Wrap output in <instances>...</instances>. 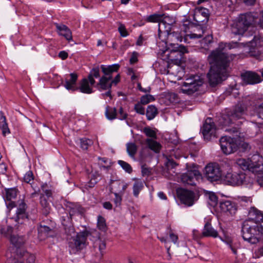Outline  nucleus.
<instances>
[{"label":"nucleus","mask_w":263,"mask_h":263,"mask_svg":"<svg viewBox=\"0 0 263 263\" xmlns=\"http://www.w3.org/2000/svg\"><path fill=\"white\" fill-rule=\"evenodd\" d=\"M232 44L236 45L237 43ZM234 47L232 43H221L209 55L208 61L211 67L208 78L210 86L214 87L228 77L229 67L233 57L226 52V48L231 49Z\"/></svg>","instance_id":"f257e3e1"},{"label":"nucleus","mask_w":263,"mask_h":263,"mask_svg":"<svg viewBox=\"0 0 263 263\" xmlns=\"http://www.w3.org/2000/svg\"><path fill=\"white\" fill-rule=\"evenodd\" d=\"M61 219L66 234L71 237L70 238L67 237V239H69V247L71 248L70 252L75 253L77 251L83 249L86 245V242L89 232L87 231L80 232L74 237L72 236L74 235L75 230L72 224L71 217L66 214L65 217L63 216Z\"/></svg>","instance_id":"f03ea898"},{"label":"nucleus","mask_w":263,"mask_h":263,"mask_svg":"<svg viewBox=\"0 0 263 263\" xmlns=\"http://www.w3.org/2000/svg\"><path fill=\"white\" fill-rule=\"evenodd\" d=\"M241 233L245 241L252 245L257 244L261 239L263 226L257 223L251 226L248 224V222L245 221L242 227Z\"/></svg>","instance_id":"7ed1b4c3"},{"label":"nucleus","mask_w":263,"mask_h":263,"mask_svg":"<svg viewBox=\"0 0 263 263\" xmlns=\"http://www.w3.org/2000/svg\"><path fill=\"white\" fill-rule=\"evenodd\" d=\"M6 203L9 210L8 216L10 217V219L14 220L16 222L14 227L18 229L19 225H23L28 220V214L26 212L27 209L26 203L24 200L20 201L15 214L12 216H11L10 210L16 206L15 202L11 200H7Z\"/></svg>","instance_id":"20e7f679"},{"label":"nucleus","mask_w":263,"mask_h":263,"mask_svg":"<svg viewBox=\"0 0 263 263\" xmlns=\"http://www.w3.org/2000/svg\"><path fill=\"white\" fill-rule=\"evenodd\" d=\"M254 21V16L251 12L241 14L237 20L231 26L232 33L241 35L239 40H242V38L247 36V34H245L246 31L253 24Z\"/></svg>","instance_id":"39448f33"},{"label":"nucleus","mask_w":263,"mask_h":263,"mask_svg":"<svg viewBox=\"0 0 263 263\" xmlns=\"http://www.w3.org/2000/svg\"><path fill=\"white\" fill-rule=\"evenodd\" d=\"M166 47L164 53L168 61L178 65L181 63L184 53L189 52L186 47L182 45H173Z\"/></svg>","instance_id":"423d86ee"},{"label":"nucleus","mask_w":263,"mask_h":263,"mask_svg":"<svg viewBox=\"0 0 263 263\" xmlns=\"http://www.w3.org/2000/svg\"><path fill=\"white\" fill-rule=\"evenodd\" d=\"M203 83V79L199 76L192 75L183 83L181 91L183 93L192 95L199 89Z\"/></svg>","instance_id":"0eeeda50"},{"label":"nucleus","mask_w":263,"mask_h":263,"mask_svg":"<svg viewBox=\"0 0 263 263\" xmlns=\"http://www.w3.org/2000/svg\"><path fill=\"white\" fill-rule=\"evenodd\" d=\"M219 141L221 150L224 154L229 155L238 151L237 136L233 137L223 136Z\"/></svg>","instance_id":"6e6552de"},{"label":"nucleus","mask_w":263,"mask_h":263,"mask_svg":"<svg viewBox=\"0 0 263 263\" xmlns=\"http://www.w3.org/2000/svg\"><path fill=\"white\" fill-rule=\"evenodd\" d=\"M194 21L195 22V24L201 30L200 31L201 32L186 35L184 37L185 42H187L188 38L191 39L201 38L206 29V23L208 22V20L206 17L201 16V14H199V12H195L194 14Z\"/></svg>","instance_id":"1a4fd4ad"},{"label":"nucleus","mask_w":263,"mask_h":263,"mask_svg":"<svg viewBox=\"0 0 263 263\" xmlns=\"http://www.w3.org/2000/svg\"><path fill=\"white\" fill-rule=\"evenodd\" d=\"M177 193L180 202L187 206H192L199 198L197 193L186 189H179Z\"/></svg>","instance_id":"9d476101"},{"label":"nucleus","mask_w":263,"mask_h":263,"mask_svg":"<svg viewBox=\"0 0 263 263\" xmlns=\"http://www.w3.org/2000/svg\"><path fill=\"white\" fill-rule=\"evenodd\" d=\"M241 44L244 47L247 46L249 48V52L251 56L258 57L260 55L261 51L259 48L263 46V40L260 35H254L252 40Z\"/></svg>","instance_id":"9b49d317"},{"label":"nucleus","mask_w":263,"mask_h":263,"mask_svg":"<svg viewBox=\"0 0 263 263\" xmlns=\"http://www.w3.org/2000/svg\"><path fill=\"white\" fill-rule=\"evenodd\" d=\"M205 177L211 182L219 180L222 175V171L219 164L216 163L208 164L205 167Z\"/></svg>","instance_id":"f8f14e48"},{"label":"nucleus","mask_w":263,"mask_h":263,"mask_svg":"<svg viewBox=\"0 0 263 263\" xmlns=\"http://www.w3.org/2000/svg\"><path fill=\"white\" fill-rule=\"evenodd\" d=\"M8 259L6 263H34L35 257L33 255L30 254L28 252L20 250L17 251L16 256L13 258L9 257L8 253H7Z\"/></svg>","instance_id":"ddd939ff"},{"label":"nucleus","mask_w":263,"mask_h":263,"mask_svg":"<svg viewBox=\"0 0 263 263\" xmlns=\"http://www.w3.org/2000/svg\"><path fill=\"white\" fill-rule=\"evenodd\" d=\"M201 174L197 170L187 171L180 175V179L182 183L190 185H196V181L200 177Z\"/></svg>","instance_id":"4468645a"},{"label":"nucleus","mask_w":263,"mask_h":263,"mask_svg":"<svg viewBox=\"0 0 263 263\" xmlns=\"http://www.w3.org/2000/svg\"><path fill=\"white\" fill-rule=\"evenodd\" d=\"M246 179V175L242 172L239 173H228L225 176V180L230 185H240Z\"/></svg>","instance_id":"2eb2a0df"},{"label":"nucleus","mask_w":263,"mask_h":263,"mask_svg":"<svg viewBox=\"0 0 263 263\" xmlns=\"http://www.w3.org/2000/svg\"><path fill=\"white\" fill-rule=\"evenodd\" d=\"M148 137L144 141L147 146L155 153H160L162 146L160 143L156 141V133H145Z\"/></svg>","instance_id":"dca6fc26"},{"label":"nucleus","mask_w":263,"mask_h":263,"mask_svg":"<svg viewBox=\"0 0 263 263\" xmlns=\"http://www.w3.org/2000/svg\"><path fill=\"white\" fill-rule=\"evenodd\" d=\"M241 78L243 81L248 84H255L261 81L259 75L252 71H247L241 74Z\"/></svg>","instance_id":"f3484780"},{"label":"nucleus","mask_w":263,"mask_h":263,"mask_svg":"<svg viewBox=\"0 0 263 263\" xmlns=\"http://www.w3.org/2000/svg\"><path fill=\"white\" fill-rule=\"evenodd\" d=\"M219 207L222 212L230 215L235 214L237 210L235 203L229 200L220 201Z\"/></svg>","instance_id":"a211bd4d"},{"label":"nucleus","mask_w":263,"mask_h":263,"mask_svg":"<svg viewBox=\"0 0 263 263\" xmlns=\"http://www.w3.org/2000/svg\"><path fill=\"white\" fill-rule=\"evenodd\" d=\"M182 36L178 32H171L166 36V39L161 42H164L166 47L173 46V45H179L178 43H173V42H181L182 41Z\"/></svg>","instance_id":"6ab92c4d"},{"label":"nucleus","mask_w":263,"mask_h":263,"mask_svg":"<svg viewBox=\"0 0 263 263\" xmlns=\"http://www.w3.org/2000/svg\"><path fill=\"white\" fill-rule=\"evenodd\" d=\"M55 26L60 35L63 36L68 41L72 40L71 31L67 26L58 23Z\"/></svg>","instance_id":"aec40b11"},{"label":"nucleus","mask_w":263,"mask_h":263,"mask_svg":"<svg viewBox=\"0 0 263 263\" xmlns=\"http://www.w3.org/2000/svg\"><path fill=\"white\" fill-rule=\"evenodd\" d=\"M40 204L42 206L43 214L45 216H47L52 210V201L49 199H47L43 194H42L40 196Z\"/></svg>","instance_id":"412c9836"},{"label":"nucleus","mask_w":263,"mask_h":263,"mask_svg":"<svg viewBox=\"0 0 263 263\" xmlns=\"http://www.w3.org/2000/svg\"><path fill=\"white\" fill-rule=\"evenodd\" d=\"M237 164L243 170H249L254 171V169L258 167V164L253 162L251 159L247 160L239 159L237 161Z\"/></svg>","instance_id":"4be33fe9"},{"label":"nucleus","mask_w":263,"mask_h":263,"mask_svg":"<svg viewBox=\"0 0 263 263\" xmlns=\"http://www.w3.org/2000/svg\"><path fill=\"white\" fill-rule=\"evenodd\" d=\"M172 27L160 22L158 25V37L162 41L166 39V36L171 32Z\"/></svg>","instance_id":"5701e85b"},{"label":"nucleus","mask_w":263,"mask_h":263,"mask_svg":"<svg viewBox=\"0 0 263 263\" xmlns=\"http://www.w3.org/2000/svg\"><path fill=\"white\" fill-rule=\"evenodd\" d=\"M38 232L39 237L41 239H44L48 237H53L54 235V232L52 229L42 224L38 228Z\"/></svg>","instance_id":"b1692460"},{"label":"nucleus","mask_w":263,"mask_h":263,"mask_svg":"<svg viewBox=\"0 0 263 263\" xmlns=\"http://www.w3.org/2000/svg\"><path fill=\"white\" fill-rule=\"evenodd\" d=\"M112 77L102 76L100 78L99 82L97 84V87L100 90H106L111 88L112 85L110 81Z\"/></svg>","instance_id":"393cba45"},{"label":"nucleus","mask_w":263,"mask_h":263,"mask_svg":"<svg viewBox=\"0 0 263 263\" xmlns=\"http://www.w3.org/2000/svg\"><path fill=\"white\" fill-rule=\"evenodd\" d=\"M120 67L119 64H115L111 65H101L100 68L104 74L103 76L110 77L112 76V73L117 72Z\"/></svg>","instance_id":"a878e982"},{"label":"nucleus","mask_w":263,"mask_h":263,"mask_svg":"<svg viewBox=\"0 0 263 263\" xmlns=\"http://www.w3.org/2000/svg\"><path fill=\"white\" fill-rule=\"evenodd\" d=\"M202 236L216 238L218 236V233L212 227L210 223L207 222L204 224L202 230Z\"/></svg>","instance_id":"bb28decb"},{"label":"nucleus","mask_w":263,"mask_h":263,"mask_svg":"<svg viewBox=\"0 0 263 263\" xmlns=\"http://www.w3.org/2000/svg\"><path fill=\"white\" fill-rule=\"evenodd\" d=\"M89 84L88 79L87 78H83L80 82V86L78 87V90L84 93H91L93 92V89Z\"/></svg>","instance_id":"cd10ccee"},{"label":"nucleus","mask_w":263,"mask_h":263,"mask_svg":"<svg viewBox=\"0 0 263 263\" xmlns=\"http://www.w3.org/2000/svg\"><path fill=\"white\" fill-rule=\"evenodd\" d=\"M218 129L214 122L213 119L208 117L204 121L201 128V132H212Z\"/></svg>","instance_id":"c85d7f7f"},{"label":"nucleus","mask_w":263,"mask_h":263,"mask_svg":"<svg viewBox=\"0 0 263 263\" xmlns=\"http://www.w3.org/2000/svg\"><path fill=\"white\" fill-rule=\"evenodd\" d=\"M109 185L114 186L117 191H119V194L123 195L127 187L128 184L124 182L118 180H114L110 179L109 182Z\"/></svg>","instance_id":"c756f323"},{"label":"nucleus","mask_w":263,"mask_h":263,"mask_svg":"<svg viewBox=\"0 0 263 263\" xmlns=\"http://www.w3.org/2000/svg\"><path fill=\"white\" fill-rule=\"evenodd\" d=\"M100 69L101 68L99 66H95L90 70L87 78L89 80L91 86H93L96 83L95 78H99L100 77Z\"/></svg>","instance_id":"7c9ffc66"},{"label":"nucleus","mask_w":263,"mask_h":263,"mask_svg":"<svg viewBox=\"0 0 263 263\" xmlns=\"http://www.w3.org/2000/svg\"><path fill=\"white\" fill-rule=\"evenodd\" d=\"M246 109L247 107L245 105L238 103L233 109L232 117L237 119L241 118L245 115Z\"/></svg>","instance_id":"2f4dec72"},{"label":"nucleus","mask_w":263,"mask_h":263,"mask_svg":"<svg viewBox=\"0 0 263 263\" xmlns=\"http://www.w3.org/2000/svg\"><path fill=\"white\" fill-rule=\"evenodd\" d=\"M237 141L239 144H237L238 151L239 150V151L246 152H249L251 149V146L248 143L245 141L243 137H241L240 136H237Z\"/></svg>","instance_id":"473e14b6"},{"label":"nucleus","mask_w":263,"mask_h":263,"mask_svg":"<svg viewBox=\"0 0 263 263\" xmlns=\"http://www.w3.org/2000/svg\"><path fill=\"white\" fill-rule=\"evenodd\" d=\"M248 216L250 217V218L255 221H259L263 218L262 213L254 207L250 208L248 213Z\"/></svg>","instance_id":"72a5a7b5"},{"label":"nucleus","mask_w":263,"mask_h":263,"mask_svg":"<svg viewBox=\"0 0 263 263\" xmlns=\"http://www.w3.org/2000/svg\"><path fill=\"white\" fill-rule=\"evenodd\" d=\"M11 243L16 248L21 247L25 241V239L24 236L18 235H11L9 238Z\"/></svg>","instance_id":"f704fd0d"},{"label":"nucleus","mask_w":263,"mask_h":263,"mask_svg":"<svg viewBox=\"0 0 263 263\" xmlns=\"http://www.w3.org/2000/svg\"><path fill=\"white\" fill-rule=\"evenodd\" d=\"M157 108L153 105H148L146 109V116L147 120L153 119L158 114Z\"/></svg>","instance_id":"c9c22d12"},{"label":"nucleus","mask_w":263,"mask_h":263,"mask_svg":"<svg viewBox=\"0 0 263 263\" xmlns=\"http://www.w3.org/2000/svg\"><path fill=\"white\" fill-rule=\"evenodd\" d=\"M137 151L138 147L135 143L129 142L126 144V151L132 158H135Z\"/></svg>","instance_id":"e433bc0d"},{"label":"nucleus","mask_w":263,"mask_h":263,"mask_svg":"<svg viewBox=\"0 0 263 263\" xmlns=\"http://www.w3.org/2000/svg\"><path fill=\"white\" fill-rule=\"evenodd\" d=\"M0 129L2 132H10L6 117L2 111H0Z\"/></svg>","instance_id":"4c0bfd02"},{"label":"nucleus","mask_w":263,"mask_h":263,"mask_svg":"<svg viewBox=\"0 0 263 263\" xmlns=\"http://www.w3.org/2000/svg\"><path fill=\"white\" fill-rule=\"evenodd\" d=\"M105 114L108 119L110 120H114L117 117L116 108H112L109 106H107L106 107Z\"/></svg>","instance_id":"58836bf2"},{"label":"nucleus","mask_w":263,"mask_h":263,"mask_svg":"<svg viewBox=\"0 0 263 263\" xmlns=\"http://www.w3.org/2000/svg\"><path fill=\"white\" fill-rule=\"evenodd\" d=\"M164 14L155 13L148 16L146 18V21L151 23H160L162 20V16Z\"/></svg>","instance_id":"ea45409f"},{"label":"nucleus","mask_w":263,"mask_h":263,"mask_svg":"<svg viewBox=\"0 0 263 263\" xmlns=\"http://www.w3.org/2000/svg\"><path fill=\"white\" fill-rule=\"evenodd\" d=\"M223 241H224L231 249L232 252L236 255L237 253V249L238 248V246L236 243H234L233 240L228 237H226L224 239H222Z\"/></svg>","instance_id":"a19ab883"},{"label":"nucleus","mask_w":263,"mask_h":263,"mask_svg":"<svg viewBox=\"0 0 263 263\" xmlns=\"http://www.w3.org/2000/svg\"><path fill=\"white\" fill-rule=\"evenodd\" d=\"M94 247L98 248L100 252L101 257L103 255V250L106 248V243L104 240L100 238L97 239L94 242Z\"/></svg>","instance_id":"79ce46f5"},{"label":"nucleus","mask_w":263,"mask_h":263,"mask_svg":"<svg viewBox=\"0 0 263 263\" xmlns=\"http://www.w3.org/2000/svg\"><path fill=\"white\" fill-rule=\"evenodd\" d=\"M97 227L100 230L103 232H105L107 230L105 219L102 216L99 215L98 217Z\"/></svg>","instance_id":"37998d69"},{"label":"nucleus","mask_w":263,"mask_h":263,"mask_svg":"<svg viewBox=\"0 0 263 263\" xmlns=\"http://www.w3.org/2000/svg\"><path fill=\"white\" fill-rule=\"evenodd\" d=\"M254 112L263 119V102L260 104H256L253 106Z\"/></svg>","instance_id":"c03bdc74"},{"label":"nucleus","mask_w":263,"mask_h":263,"mask_svg":"<svg viewBox=\"0 0 263 263\" xmlns=\"http://www.w3.org/2000/svg\"><path fill=\"white\" fill-rule=\"evenodd\" d=\"M16 196V190L14 188L7 189L6 190V200H11Z\"/></svg>","instance_id":"a18cd8bd"},{"label":"nucleus","mask_w":263,"mask_h":263,"mask_svg":"<svg viewBox=\"0 0 263 263\" xmlns=\"http://www.w3.org/2000/svg\"><path fill=\"white\" fill-rule=\"evenodd\" d=\"M13 232V228L11 226H7L6 227H1L0 228V232L6 237H10Z\"/></svg>","instance_id":"49530a36"},{"label":"nucleus","mask_w":263,"mask_h":263,"mask_svg":"<svg viewBox=\"0 0 263 263\" xmlns=\"http://www.w3.org/2000/svg\"><path fill=\"white\" fill-rule=\"evenodd\" d=\"M155 97L151 95H145L142 96L140 98V103L142 104L146 105L149 102L155 101Z\"/></svg>","instance_id":"de8ad7c7"},{"label":"nucleus","mask_w":263,"mask_h":263,"mask_svg":"<svg viewBox=\"0 0 263 263\" xmlns=\"http://www.w3.org/2000/svg\"><path fill=\"white\" fill-rule=\"evenodd\" d=\"M118 163L126 172L128 174H131L132 173L133 168L129 163L123 160H119L118 161Z\"/></svg>","instance_id":"09e8293b"},{"label":"nucleus","mask_w":263,"mask_h":263,"mask_svg":"<svg viewBox=\"0 0 263 263\" xmlns=\"http://www.w3.org/2000/svg\"><path fill=\"white\" fill-rule=\"evenodd\" d=\"M81 147L84 150L88 149V147L93 144L91 140L87 138H82L80 139Z\"/></svg>","instance_id":"8fccbe9b"},{"label":"nucleus","mask_w":263,"mask_h":263,"mask_svg":"<svg viewBox=\"0 0 263 263\" xmlns=\"http://www.w3.org/2000/svg\"><path fill=\"white\" fill-rule=\"evenodd\" d=\"M143 184L141 182L137 181L134 183L133 185V194L135 197H138L139 192L143 187Z\"/></svg>","instance_id":"3c124183"},{"label":"nucleus","mask_w":263,"mask_h":263,"mask_svg":"<svg viewBox=\"0 0 263 263\" xmlns=\"http://www.w3.org/2000/svg\"><path fill=\"white\" fill-rule=\"evenodd\" d=\"M195 12H199V14H201V16H204V17H206L208 21H209L210 17L209 9L202 7H200L196 8Z\"/></svg>","instance_id":"603ef678"},{"label":"nucleus","mask_w":263,"mask_h":263,"mask_svg":"<svg viewBox=\"0 0 263 263\" xmlns=\"http://www.w3.org/2000/svg\"><path fill=\"white\" fill-rule=\"evenodd\" d=\"M118 24V31L120 34V35L122 37H125L128 36L129 34L125 28V25L120 22H119Z\"/></svg>","instance_id":"864d4df0"},{"label":"nucleus","mask_w":263,"mask_h":263,"mask_svg":"<svg viewBox=\"0 0 263 263\" xmlns=\"http://www.w3.org/2000/svg\"><path fill=\"white\" fill-rule=\"evenodd\" d=\"M161 22H163L165 25H169L172 27L174 24L175 23V21L173 17H171L168 16H162V20Z\"/></svg>","instance_id":"5fc2aeb1"},{"label":"nucleus","mask_w":263,"mask_h":263,"mask_svg":"<svg viewBox=\"0 0 263 263\" xmlns=\"http://www.w3.org/2000/svg\"><path fill=\"white\" fill-rule=\"evenodd\" d=\"M204 139L206 141H211L212 138H217L216 133H201Z\"/></svg>","instance_id":"6e6d98bb"},{"label":"nucleus","mask_w":263,"mask_h":263,"mask_svg":"<svg viewBox=\"0 0 263 263\" xmlns=\"http://www.w3.org/2000/svg\"><path fill=\"white\" fill-rule=\"evenodd\" d=\"M134 110L139 114L144 115L145 114V108L142 106L140 102H138L135 105Z\"/></svg>","instance_id":"4d7b16f0"},{"label":"nucleus","mask_w":263,"mask_h":263,"mask_svg":"<svg viewBox=\"0 0 263 263\" xmlns=\"http://www.w3.org/2000/svg\"><path fill=\"white\" fill-rule=\"evenodd\" d=\"M64 85L65 87L69 90L75 91L78 90V88L76 87L74 84H72V82L67 80L65 81V83Z\"/></svg>","instance_id":"13d9d810"},{"label":"nucleus","mask_w":263,"mask_h":263,"mask_svg":"<svg viewBox=\"0 0 263 263\" xmlns=\"http://www.w3.org/2000/svg\"><path fill=\"white\" fill-rule=\"evenodd\" d=\"M33 179L34 176L31 171H28L27 172L24 177V181L26 183H30V184H31L30 181H33Z\"/></svg>","instance_id":"bf43d9fd"},{"label":"nucleus","mask_w":263,"mask_h":263,"mask_svg":"<svg viewBox=\"0 0 263 263\" xmlns=\"http://www.w3.org/2000/svg\"><path fill=\"white\" fill-rule=\"evenodd\" d=\"M114 194L115 196V198L114 199V202L116 206H120L121 204L122 196L123 195L119 194V193H114Z\"/></svg>","instance_id":"052dcab7"},{"label":"nucleus","mask_w":263,"mask_h":263,"mask_svg":"<svg viewBox=\"0 0 263 263\" xmlns=\"http://www.w3.org/2000/svg\"><path fill=\"white\" fill-rule=\"evenodd\" d=\"M209 200H210V202L209 203L213 206H215L218 203V198L214 194L210 195L209 196Z\"/></svg>","instance_id":"680f3d73"},{"label":"nucleus","mask_w":263,"mask_h":263,"mask_svg":"<svg viewBox=\"0 0 263 263\" xmlns=\"http://www.w3.org/2000/svg\"><path fill=\"white\" fill-rule=\"evenodd\" d=\"M47 185H42L41 186V187H42V189L44 192V195L45 196H46V198L47 199H49V198L50 197H52V191L50 190H45L44 189V187L45 186H46Z\"/></svg>","instance_id":"e2e57ef3"},{"label":"nucleus","mask_w":263,"mask_h":263,"mask_svg":"<svg viewBox=\"0 0 263 263\" xmlns=\"http://www.w3.org/2000/svg\"><path fill=\"white\" fill-rule=\"evenodd\" d=\"M165 165L167 168L170 169L175 167L177 164L173 159H167V161L165 162Z\"/></svg>","instance_id":"0e129e2a"},{"label":"nucleus","mask_w":263,"mask_h":263,"mask_svg":"<svg viewBox=\"0 0 263 263\" xmlns=\"http://www.w3.org/2000/svg\"><path fill=\"white\" fill-rule=\"evenodd\" d=\"M167 97L172 103H177L178 102V95L175 93H171L169 94Z\"/></svg>","instance_id":"69168bd1"},{"label":"nucleus","mask_w":263,"mask_h":263,"mask_svg":"<svg viewBox=\"0 0 263 263\" xmlns=\"http://www.w3.org/2000/svg\"><path fill=\"white\" fill-rule=\"evenodd\" d=\"M127 117V114L124 112L123 108L122 107H120L119 110V115L118 118L120 120H124Z\"/></svg>","instance_id":"338daca9"},{"label":"nucleus","mask_w":263,"mask_h":263,"mask_svg":"<svg viewBox=\"0 0 263 263\" xmlns=\"http://www.w3.org/2000/svg\"><path fill=\"white\" fill-rule=\"evenodd\" d=\"M213 35L212 34L206 35L202 41L205 45H208L213 42Z\"/></svg>","instance_id":"774afa93"}]
</instances>
